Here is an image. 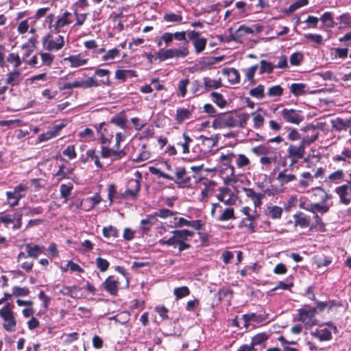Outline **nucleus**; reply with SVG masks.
I'll return each mask as SVG.
<instances>
[{
    "instance_id": "obj_13",
    "label": "nucleus",
    "mask_w": 351,
    "mask_h": 351,
    "mask_svg": "<svg viewBox=\"0 0 351 351\" xmlns=\"http://www.w3.org/2000/svg\"><path fill=\"white\" fill-rule=\"evenodd\" d=\"M300 207L302 209L312 212L313 213H325L328 212L330 208V206H328L326 204H320L318 203H310V204L301 203L300 204Z\"/></svg>"
},
{
    "instance_id": "obj_46",
    "label": "nucleus",
    "mask_w": 351,
    "mask_h": 351,
    "mask_svg": "<svg viewBox=\"0 0 351 351\" xmlns=\"http://www.w3.org/2000/svg\"><path fill=\"white\" fill-rule=\"evenodd\" d=\"M206 43L207 40L204 38L196 39L193 42L196 53H199L204 50Z\"/></svg>"
},
{
    "instance_id": "obj_23",
    "label": "nucleus",
    "mask_w": 351,
    "mask_h": 351,
    "mask_svg": "<svg viewBox=\"0 0 351 351\" xmlns=\"http://www.w3.org/2000/svg\"><path fill=\"white\" fill-rule=\"evenodd\" d=\"M204 88L206 92L210 91L212 89H217L222 86L221 80H212L210 77H206L202 79Z\"/></svg>"
},
{
    "instance_id": "obj_37",
    "label": "nucleus",
    "mask_w": 351,
    "mask_h": 351,
    "mask_svg": "<svg viewBox=\"0 0 351 351\" xmlns=\"http://www.w3.org/2000/svg\"><path fill=\"white\" fill-rule=\"evenodd\" d=\"M344 176L343 171L339 169L330 173L328 177V180L335 184H339L343 180Z\"/></svg>"
},
{
    "instance_id": "obj_26",
    "label": "nucleus",
    "mask_w": 351,
    "mask_h": 351,
    "mask_svg": "<svg viewBox=\"0 0 351 351\" xmlns=\"http://www.w3.org/2000/svg\"><path fill=\"white\" fill-rule=\"evenodd\" d=\"M315 176L310 172H304L301 174V178L299 181V187L304 189L308 187L314 182Z\"/></svg>"
},
{
    "instance_id": "obj_7",
    "label": "nucleus",
    "mask_w": 351,
    "mask_h": 351,
    "mask_svg": "<svg viewBox=\"0 0 351 351\" xmlns=\"http://www.w3.org/2000/svg\"><path fill=\"white\" fill-rule=\"evenodd\" d=\"M280 117L289 123L299 125L304 119L299 111L294 109L284 108L280 112Z\"/></svg>"
},
{
    "instance_id": "obj_10",
    "label": "nucleus",
    "mask_w": 351,
    "mask_h": 351,
    "mask_svg": "<svg viewBox=\"0 0 351 351\" xmlns=\"http://www.w3.org/2000/svg\"><path fill=\"white\" fill-rule=\"evenodd\" d=\"M22 215H17L14 214H6L0 217V222L3 223L6 227L12 226L13 229H18L21 226Z\"/></svg>"
},
{
    "instance_id": "obj_27",
    "label": "nucleus",
    "mask_w": 351,
    "mask_h": 351,
    "mask_svg": "<svg viewBox=\"0 0 351 351\" xmlns=\"http://www.w3.org/2000/svg\"><path fill=\"white\" fill-rule=\"evenodd\" d=\"M319 20L322 22L326 29L333 28L337 25V23L333 21L332 14L330 12H324L320 17Z\"/></svg>"
},
{
    "instance_id": "obj_29",
    "label": "nucleus",
    "mask_w": 351,
    "mask_h": 351,
    "mask_svg": "<svg viewBox=\"0 0 351 351\" xmlns=\"http://www.w3.org/2000/svg\"><path fill=\"white\" fill-rule=\"evenodd\" d=\"M64 60L69 62L71 67H78L84 65L87 62V60L82 58L80 55L70 56L65 58Z\"/></svg>"
},
{
    "instance_id": "obj_55",
    "label": "nucleus",
    "mask_w": 351,
    "mask_h": 351,
    "mask_svg": "<svg viewBox=\"0 0 351 351\" xmlns=\"http://www.w3.org/2000/svg\"><path fill=\"white\" fill-rule=\"evenodd\" d=\"M149 171L152 174L158 176L160 178H163L167 179L169 180H174L173 177L163 173L160 169L155 167H149Z\"/></svg>"
},
{
    "instance_id": "obj_32",
    "label": "nucleus",
    "mask_w": 351,
    "mask_h": 351,
    "mask_svg": "<svg viewBox=\"0 0 351 351\" xmlns=\"http://www.w3.org/2000/svg\"><path fill=\"white\" fill-rule=\"evenodd\" d=\"M61 160L64 161V163L59 167V169L56 173V176H58L60 179L65 178L69 174L71 173V169L67 166L69 165V163L66 162L64 158H61Z\"/></svg>"
},
{
    "instance_id": "obj_9",
    "label": "nucleus",
    "mask_w": 351,
    "mask_h": 351,
    "mask_svg": "<svg viewBox=\"0 0 351 351\" xmlns=\"http://www.w3.org/2000/svg\"><path fill=\"white\" fill-rule=\"evenodd\" d=\"M288 156L291 158V164L297 162L298 160L302 159L305 155V147L300 142L299 145L291 144L287 149Z\"/></svg>"
},
{
    "instance_id": "obj_2",
    "label": "nucleus",
    "mask_w": 351,
    "mask_h": 351,
    "mask_svg": "<svg viewBox=\"0 0 351 351\" xmlns=\"http://www.w3.org/2000/svg\"><path fill=\"white\" fill-rule=\"evenodd\" d=\"M194 235V232L186 229L176 230L172 231V236L167 239H160L159 243L162 245H169L176 247L178 246L180 252L188 250L191 247V245L187 243L189 238Z\"/></svg>"
},
{
    "instance_id": "obj_43",
    "label": "nucleus",
    "mask_w": 351,
    "mask_h": 351,
    "mask_svg": "<svg viewBox=\"0 0 351 351\" xmlns=\"http://www.w3.org/2000/svg\"><path fill=\"white\" fill-rule=\"evenodd\" d=\"M191 91L193 94L197 95L206 93V90L204 88L203 82H201L199 80L193 81L191 84Z\"/></svg>"
},
{
    "instance_id": "obj_39",
    "label": "nucleus",
    "mask_w": 351,
    "mask_h": 351,
    "mask_svg": "<svg viewBox=\"0 0 351 351\" xmlns=\"http://www.w3.org/2000/svg\"><path fill=\"white\" fill-rule=\"evenodd\" d=\"M136 76V72L133 70H117L115 73V77L123 81H125L128 77Z\"/></svg>"
},
{
    "instance_id": "obj_51",
    "label": "nucleus",
    "mask_w": 351,
    "mask_h": 351,
    "mask_svg": "<svg viewBox=\"0 0 351 351\" xmlns=\"http://www.w3.org/2000/svg\"><path fill=\"white\" fill-rule=\"evenodd\" d=\"M29 293V290L27 287H20L14 286L12 289V295L15 297L27 296Z\"/></svg>"
},
{
    "instance_id": "obj_8",
    "label": "nucleus",
    "mask_w": 351,
    "mask_h": 351,
    "mask_svg": "<svg viewBox=\"0 0 351 351\" xmlns=\"http://www.w3.org/2000/svg\"><path fill=\"white\" fill-rule=\"evenodd\" d=\"M335 192L339 197L341 204L348 206L351 203V185L344 184L335 188Z\"/></svg>"
},
{
    "instance_id": "obj_3",
    "label": "nucleus",
    "mask_w": 351,
    "mask_h": 351,
    "mask_svg": "<svg viewBox=\"0 0 351 351\" xmlns=\"http://www.w3.org/2000/svg\"><path fill=\"white\" fill-rule=\"evenodd\" d=\"M0 317L3 320V326L5 330L8 332L15 331L16 321L9 303L0 309Z\"/></svg>"
},
{
    "instance_id": "obj_4",
    "label": "nucleus",
    "mask_w": 351,
    "mask_h": 351,
    "mask_svg": "<svg viewBox=\"0 0 351 351\" xmlns=\"http://www.w3.org/2000/svg\"><path fill=\"white\" fill-rule=\"evenodd\" d=\"M189 53L187 47H182L179 49L170 48L167 49H160L156 56L160 61H165L171 58H184Z\"/></svg>"
},
{
    "instance_id": "obj_16",
    "label": "nucleus",
    "mask_w": 351,
    "mask_h": 351,
    "mask_svg": "<svg viewBox=\"0 0 351 351\" xmlns=\"http://www.w3.org/2000/svg\"><path fill=\"white\" fill-rule=\"evenodd\" d=\"M22 80L21 71L13 69L6 75L5 82L12 86H18Z\"/></svg>"
},
{
    "instance_id": "obj_21",
    "label": "nucleus",
    "mask_w": 351,
    "mask_h": 351,
    "mask_svg": "<svg viewBox=\"0 0 351 351\" xmlns=\"http://www.w3.org/2000/svg\"><path fill=\"white\" fill-rule=\"evenodd\" d=\"M266 114L261 108H258L256 111L250 114L253 117L254 128L256 129L263 127L264 123V117Z\"/></svg>"
},
{
    "instance_id": "obj_14",
    "label": "nucleus",
    "mask_w": 351,
    "mask_h": 351,
    "mask_svg": "<svg viewBox=\"0 0 351 351\" xmlns=\"http://www.w3.org/2000/svg\"><path fill=\"white\" fill-rule=\"evenodd\" d=\"M119 282L112 276H108L102 283V287L110 295H116L118 293Z\"/></svg>"
},
{
    "instance_id": "obj_49",
    "label": "nucleus",
    "mask_w": 351,
    "mask_h": 351,
    "mask_svg": "<svg viewBox=\"0 0 351 351\" xmlns=\"http://www.w3.org/2000/svg\"><path fill=\"white\" fill-rule=\"evenodd\" d=\"M95 263L97 267L101 272L107 271L110 265L109 262L106 259L101 257L97 258L95 260Z\"/></svg>"
},
{
    "instance_id": "obj_34",
    "label": "nucleus",
    "mask_w": 351,
    "mask_h": 351,
    "mask_svg": "<svg viewBox=\"0 0 351 351\" xmlns=\"http://www.w3.org/2000/svg\"><path fill=\"white\" fill-rule=\"evenodd\" d=\"M223 73L228 75V80L231 84H237L239 82L240 75L237 69L231 68L224 70Z\"/></svg>"
},
{
    "instance_id": "obj_40",
    "label": "nucleus",
    "mask_w": 351,
    "mask_h": 351,
    "mask_svg": "<svg viewBox=\"0 0 351 351\" xmlns=\"http://www.w3.org/2000/svg\"><path fill=\"white\" fill-rule=\"evenodd\" d=\"M235 218L234 208L229 207L223 210L221 215L218 217V220L221 221H226L230 219H234Z\"/></svg>"
},
{
    "instance_id": "obj_41",
    "label": "nucleus",
    "mask_w": 351,
    "mask_h": 351,
    "mask_svg": "<svg viewBox=\"0 0 351 351\" xmlns=\"http://www.w3.org/2000/svg\"><path fill=\"white\" fill-rule=\"evenodd\" d=\"M269 339V335L266 332H261L252 337L251 343L254 346H258L266 341Z\"/></svg>"
},
{
    "instance_id": "obj_58",
    "label": "nucleus",
    "mask_w": 351,
    "mask_h": 351,
    "mask_svg": "<svg viewBox=\"0 0 351 351\" xmlns=\"http://www.w3.org/2000/svg\"><path fill=\"white\" fill-rule=\"evenodd\" d=\"M339 21V23L342 27H350L351 26V16L348 13H344L339 16L338 18Z\"/></svg>"
},
{
    "instance_id": "obj_61",
    "label": "nucleus",
    "mask_w": 351,
    "mask_h": 351,
    "mask_svg": "<svg viewBox=\"0 0 351 351\" xmlns=\"http://www.w3.org/2000/svg\"><path fill=\"white\" fill-rule=\"evenodd\" d=\"M86 156L88 158H90L91 160H94V162L97 167L98 168H102L103 165L100 162L99 160L98 156L96 154L95 151L94 149H88L86 152Z\"/></svg>"
},
{
    "instance_id": "obj_57",
    "label": "nucleus",
    "mask_w": 351,
    "mask_h": 351,
    "mask_svg": "<svg viewBox=\"0 0 351 351\" xmlns=\"http://www.w3.org/2000/svg\"><path fill=\"white\" fill-rule=\"evenodd\" d=\"M163 19L167 22H180L182 20V15L175 13H166Z\"/></svg>"
},
{
    "instance_id": "obj_36",
    "label": "nucleus",
    "mask_w": 351,
    "mask_h": 351,
    "mask_svg": "<svg viewBox=\"0 0 351 351\" xmlns=\"http://www.w3.org/2000/svg\"><path fill=\"white\" fill-rule=\"evenodd\" d=\"M252 152L256 156L270 154L274 152L273 149L267 145H260L252 147Z\"/></svg>"
},
{
    "instance_id": "obj_64",
    "label": "nucleus",
    "mask_w": 351,
    "mask_h": 351,
    "mask_svg": "<svg viewBox=\"0 0 351 351\" xmlns=\"http://www.w3.org/2000/svg\"><path fill=\"white\" fill-rule=\"evenodd\" d=\"M63 155L67 156L69 159H74L76 158L77 154L75 150V147L73 145H68L62 152Z\"/></svg>"
},
{
    "instance_id": "obj_33",
    "label": "nucleus",
    "mask_w": 351,
    "mask_h": 351,
    "mask_svg": "<svg viewBox=\"0 0 351 351\" xmlns=\"http://www.w3.org/2000/svg\"><path fill=\"white\" fill-rule=\"evenodd\" d=\"M6 61L12 66L14 69H20L19 67L21 65L22 61L17 53H9L6 58Z\"/></svg>"
},
{
    "instance_id": "obj_12",
    "label": "nucleus",
    "mask_w": 351,
    "mask_h": 351,
    "mask_svg": "<svg viewBox=\"0 0 351 351\" xmlns=\"http://www.w3.org/2000/svg\"><path fill=\"white\" fill-rule=\"evenodd\" d=\"M290 90L291 93L296 97L317 93L316 90H310L309 87L306 84L303 83H293L291 84Z\"/></svg>"
},
{
    "instance_id": "obj_18",
    "label": "nucleus",
    "mask_w": 351,
    "mask_h": 351,
    "mask_svg": "<svg viewBox=\"0 0 351 351\" xmlns=\"http://www.w3.org/2000/svg\"><path fill=\"white\" fill-rule=\"evenodd\" d=\"M100 84L93 77H88L86 80H77L73 82L74 88H88L91 87L99 86Z\"/></svg>"
},
{
    "instance_id": "obj_45",
    "label": "nucleus",
    "mask_w": 351,
    "mask_h": 351,
    "mask_svg": "<svg viewBox=\"0 0 351 351\" xmlns=\"http://www.w3.org/2000/svg\"><path fill=\"white\" fill-rule=\"evenodd\" d=\"M264 90V86L259 84L256 87L252 88L250 90L249 94L253 97L263 99L265 96Z\"/></svg>"
},
{
    "instance_id": "obj_28",
    "label": "nucleus",
    "mask_w": 351,
    "mask_h": 351,
    "mask_svg": "<svg viewBox=\"0 0 351 351\" xmlns=\"http://www.w3.org/2000/svg\"><path fill=\"white\" fill-rule=\"evenodd\" d=\"M72 14L69 12H65L62 16L57 19L55 23V28L59 29L63 27L64 26L71 24L72 23L71 20Z\"/></svg>"
},
{
    "instance_id": "obj_30",
    "label": "nucleus",
    "mask_w": 351,
    "mask_h": 351,
    "mask_svg": "<svg viewBox=\"0 0 351 351\" xmlns=\"http://www.w3.org/2000/svg\"><path fill=\"white\" fill-rule=\"evenodd\" d=\"M191 113L188 109L178 108L176 110V121L178 124L191 118Z\"/></svg>"
},
{
    "instance_id": "obj_63",
    "label": "nucleus",
    "mask_w": 351,
    "mask_h": 351,
    "mask_svg": "<svg viewBox=\"0 0 351 351\" xmlns=\"http://www.w3.org/2000/svg\"><path fill=\"white\" fill-rule=\"evenodd\" d=\"M318 138V133H315L311 136H306L303 138H301L300 143L303 145V146L306 148V146L310 145L312 143L315 142Z\"/></svg>"
},
{
    "instance_id": "obj_47",
    "label": "nucleus",
    "mask_w": 351,
    "mask_h": 351,
    "mask_svg": "<svg viewBox=\"0 0 351 351\" xmlns=\"http://www.w3.org/2000/svg\"><path fill=\"white\" fill-rule=\"evenodd\" d=\"M260 73L263 74L264 73H271L275 69V66L271 62H269L265 60H262L260 62Z\"/></svg>"
},
{
    "instance_id": "obj_25",
    "label": "nucleus",
    "mask_w": 351,
    "mask_h": 351,
    "mask_svg": "<svg viewBox=\"0 0 351 351\" xmlns=\"http://www.w3.org/2000/svg\"><path fill=\"white\" fill-rule=\"evenodd\" d=\"M110 123H113L121 128H126L127 117L124 110L114 115L110 120Z\"/></svg>"
},
{
    "instance_id": "obj_62",
    "label": "nucleus",
    "mask_w": 351,
    "mask_h": 351,
    "mask_svg": "<svg viewBox=\"0 0 351 351\" xmlns=\"http://www.w3.org/2000/svg\"><path fill=\"white\" fill-rule=\"evenodd\" d=\"M72 189V185H67L64 184H61L60 186V192L61 197L64 199H67L68 197L71 195Z\"/></svg>"
},
{
    "instance_id": "obj_44",
    "label": "nucleus",
    "mask_w": 351,
    "mask_h": 351,
    "mask_svg": "<svg viewBox=\"0 0 351 351\" xmlns=\"http://www.w3.org/2000/svg\"><path fill=\"white\" fill-rule=\"evenodd\" d=\"M304 55L301 51H297L292 53L290 56L289 61L292 66H299L303 61Z\"/></svg>"
},
{
    "instance_id": "obj_15",
    "label": "nucleus",
    "mask_w": 351,
    "mask_h": 351,
    "mask_svg": "<svg viewBox=\"0 0 351 351\" xmlns=\"http://www.w3.org/2000/svg\"><path fill=\"white\" fill-rule=\"evenodd\" d=\"M101 154L102 158H112V160H115L122 158L125 155V153L123 150H114L109 147H102Z\"/></svg>"
},
{
    "instance_id": "obj_11",
    "label": "nucleus",
    "mask_w": 351,
    "mask_h": 351,
    "mask_svg": "<svg viewBox=\"0 0 351 351\" xmlns=\"http://www.w3.org/2000/svg\"><path fill=\"white\" fill-rule=\"evenodd\" d=\"M242 319L244 321V326L247 328H248L250 322H253L256 324H261L266 321L267 319V315L265 313L259 314L252 313L243 315Z\"/></svg>"
},
{
    "instance_id": "obj_17",
    "label": "nucleus",
    "mask_w": 351,
    "mask_h": 351,
    "mask_svg": "<svg viewBox=\"0 0 351 351\" xmlns=\"http://www.w3.org/2000/svg\"><path fill=\"white\" fill-rule=\"evenodd\" d=\"M25 251L27 253V256L33 258H37L39 255L44 254L45 247L39 245H32L27 243L25 245Z\"/></svg>"
},
{
    "instance_id": "obj_48",
    "label": "nucleus",
    "mask_w": 351,
    "mask_h": 351,
    "mask_svg": "<svg viewBox=\"0 0 351 351\" xmlns=\"http://www.w3.org/2000/svg\"><path fill=\"white\" fill-rule=\"evenodd\" d=\"M211 96L213 102H215L219 107L223 108L227 104L226 101L223 99L221 94L213 92L211 93Z\"/></svg>"
},
{
    "instance_id": "obj_31",
    "label": "nucleus",
    "mask_w": 351,
    "mask_h": 351,
    "mask_svg": "<svg viewBox=\"0 0 351 351\" xmlns=\"http://www.w3.org/2000/svg\"><path fill=\"white\" fill-rule=\"evenodd\" d=\"M132 184H134V189L130 188L127 189L123 193V196H130L133 198H135L137 196L141 189L140 181L136 179H132Z\"/></svg>"
},
{
    "instance_id": "obj_54",
    "label": "nucleus",
    "mask_w": 351,
    "mask_h": 351,
    "mask_svg": "<svg viewBox=\"0 0 351 351\" xmlns=\"http://www.w3.org/2000/svg\"><path fill=\"white\" fill-rule=\"evenodd\" d=\"M177 212L171 211L167 208H161L157 210L154 213V217H159L162 219H166L169 217L173 216L174 215H176Z\"/></svg>"
},
{
    "instance_id": "obj_1",
    "label": "nucleus",
    "mask_w": 351,
    "mask_h": 351,
    "mask_svg": "<svg viewBox=\"0 0 351 351\" xmlns=\"http://www.w3.org/2000/svg\"><path fill=\"white\" fill-rule=\"evenodd\" d=\"M250 119L247 113H224L219 115L213 121L216 128H245Z\"/></svg>"
},
{
    "instance_id": "obj_42",
    "label": "nucleus",
    "mask_w": 351,
    "mask_h": 351,
    "mask_svg": "<svg viewBox=\"0 0 351 351\" xmlns=\"http://www.w3.org/2000/svg\"><path fill=\"white\" fill-rule=\"evenodd\" d=\"M308 4V0H298L295 3H292L287 10H285V13L289 14L296 10L306 6Z\"/></svg>"
},
{
    "instance_id": "obj_53",
    "label": "nucleus",
    "mask_w": 351,
    "mask_h": 351,
    "mask_svg": "<svg viewBox=\"0 0 351 351\" xmlns=\"http://www.w3.org/2000/svg\"><path fill=\"white\" fill-rule=\"evenodd\" d=\"M120 53V50L113 48L108 50L101 58L103 61L112 60L117 57Z\"/></svg>"
},
{
    "instance_id": "obj_20",
    "label": "nucleus",
    "mask_w": 351,
    "mask_h": 351,
    "mask_svg": "<svg viewBox=\"0 0 351 351\" xmlns=\"http://www.w3.org/2000/svg\"><path fill=\"white\" fill-rule=\"evenodd\" d=\"M277 180L282 185L287 184L291 182L296 180V176L289 173L288 169H284L278 173L277 176Z\"/></svg>"
},
{
    "instance_id": "obj_22",
    "label": "nucleus",
    "mask_w": 351,
    "mask_h": 351,
    "mask_svg": "<svg viewBox=\"0 0 351 351\" xmlns=\"http://www.w3.org/2000/svg\"><path fill=\"white\" fill-rule=\"evenodd\" d=\"M176 176L177 178V180L175 181L176 183L181 186L187 184L191 180L190 177L186 176V171L184 167L178 168L176 171Z\"/></svg>"
},
{
    "instance_id": "obj_59",
    "label": "nucleus",
    "mask_w": 351,
    "mask_h": 351,
    "mask_svg": "<svg viewBox=\"0 0 351 351\" xmlns=\"http://www.w3.org/2000/svg\"><path fill=\"white\" fill-rule=\"evenodd\" d=\"M42 62L43 64L50 66L54 60L55 56L49 53H40Z\"/></svg>"
},
{
    "instance_id": "obj_35",
    "label": "nucleus",
    "mask_w": 351,
    "mask_h": 351,
    "mask_svg": "<svg viewBox=\"0 0 351 351\" xmlns=\"http://www.w3.org/2000/svg\"><path fill=\"white\" fill-rule=\"evenodd\" d=\"M282 213V209L277 206H269L267 209V215L274 219H280Z\"/></svg>"
},
{
    "instance_id": "obj_5",
    "label": "nucleus",
    "mask_w": 351,
    "mask_h": 351,
    "mask_svg": "<svg viewBox=\"0 0 351 351\" xmlns=\"http://www.w3.org/2000/svg\"><path fill=\"white\" fill-rule=\"evenodd\" d=\"M298 321L304 324L307 327H312L317 325V320L315 315L317 308L311 306H304L298 310Z\"/></svg>"
},
{
    "instance_id": "obj_52",
    "label": "nucleus",
    "mask_w": 351,
    "mask_h": 351,
    "mask_svg": "<svg viewBox=\"0 0 351 351\" xmlns=\"http://www.w3.org/2000/svg\"><path fill=\"white\" fill-rule=\"evenodd\" d=\"M236 164L239 168H243L250 165V160L244 154L236 155Z\"/></svg>"
},
{
    "instance_id": "obj_19",
    "label": "nucleus",
    "mask_w": 351,
    "mask_h": 351,
    "mask_svg": "<svg viewBox=\"0 0 351 351\" xmlns=\"http://www.w3.org/2000/svg\"><path fill=\"white\" fill-rule=\"evenodd\" d=\"M331 125L337 131L347 130L351 128V117L345 120L339 118L331 120Z\"/></svg>"
},
{
    "instance_id": "obj_6",
    "label": "nucleus",
    "mask_w": 351,
    "mask_h": 351,
    "mask_svg": "<svg viewBox=\"0 0 351 351\" xmlns=\"http://www.w3.org/2000/svg\"><path fill=\"white\" fill-rule=\"evenodd\" d=\"M43 47L47 51H58L61 49L64 44V37L58 36L56 38L48 34L42 38Z\"/></svg>"
},
{
    "instance_id": "obj_38",
    "label": "nucleus",
    "mask_w": 351,
    "mask_h": 351,
    "mask_svg": "<svg viewBox=\"0 0 351 351\" xmlns=\"http://www.w3.org/2000/svg\"><path fill=\"white\" fill-rule=\"evenodd\" d=\"M102 233L106 238H117L119 237V230L117 228L112 226H108L104 227L102 229Z\"/></svg>"
},
{
    "instance_id": "obj_60",
    "label": "nucleus",
    "mask_w": 351,
    "mask_h": 351,
    "mask_svg": "<svg viewBox=\"0 0 351 351\" xmlns=\"http://www.w3.org/2000/svg\"><path fill=\"white\" fill-rule=\"evenodd\" d=\"M282 93L283 88L280 85H276L269 88L267 95L269 97H279L282 95Z\"/></svg>"
},
{
    "instance_id": "obj_24",
    "label": "nucleus",
    "mask_w": 351,
    "mask_h": 351,
    "mask_svg": "<svg viewBox=\"0 0 351 351\" xmlns=\"http://www.w3.org/2000/svg\"><path fill=\"white\" fill-rule=\"evenodd\" d=\"M7 203L12 207L19 204V200L25 196V194H19L15 190L5 193Z\"/></svg>"
},
{
    "instance_id": "obj_56",
    "label": "nucleus",
    "mask_w": 351,
    "mask_h": 351,
    "mask_svg": "<svg viewBox=\"0 0 351 351\" xmlns=\"http://www.w3.org/2000/svg\"><path fill=\"white\" fill-rule=\"evenodd\" d=\"M304 36L306 39L317 45H322L323 43V38L320 34H306Z\"/></svg>"
},
{
    "instance_id": "obj_50",
    "label": "nucleus",
    "mask_w": 351,
    "mask_h": 351,
    "mask_svg": "<svg viewBox=\"0 0 351 351\" xmlns=\"http://www.w3.org/2000/svg\"><path fill=\"white\" fill-rule=\"evenodd\" d=\"M173 293L176 297V299H181L190 294L189 288L186 286L176 288L173 291Z\"/></svg>"
}]
</instances>
